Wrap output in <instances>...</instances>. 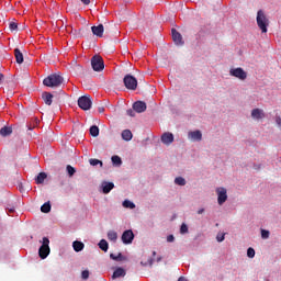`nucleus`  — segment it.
<instances>
[{"instance_id": "nucleus-1", "label": "nucleus", "mask_w": 281, "mask_h": 281, "mask_svg": "<svg viewBox=\"0 0 281 281\" xmlns=\"http://www.w3.org/2000/svg\"><path fill=\"white\" fill-rule=\"evenodd\" d=\"M63 82H65V78L60 74H52L43 80L44 87H50V89L60 87Z\"/></svg>"}, {"instance_id": "nucleus-2", "label": "nucleus", "mask_w": 281, "mask_h": 281, "mask_svg": "<svg viewBox=\"0 0 281 281\" xmlns=\"http://www.w3.org/2000/svg\"><path fill=\"white\" fill-rule=\"evenodd\" d=\"M257 25L261 30L262 34H267L269 27V18L265 14L263 10L257 12Z\"/></svg>"}, {"instance_id": "nucleus-3", "label": "nucleus", "mask_w": 281, "mask_h": 281, "mask_svg": "<svg viewBox=\"0 0 281 281\" xmlns=\"http://www.w3.org/2000/svg\"><path fill=\"white\" fill-rule=\"evenodd\" d=\"M49 238L43 237L42 246L38 249V256L42 258V260H45L47 256H49Z\"/></svg>"}, {"instance_id": "nucleus-4", "label": "nucleus", "mask_w": 281, "mask_h": 281, "mask_svg": "<svg viewBox=\"0 0 281 281\" xmlns=\"http://www.w3.org/2000/svg\"><path fill=\"white\" fill-rule=\"evenodd\" d=\"M91 67L93 71H103L104 70V59H102V56L94 55L91 58Z\"/></svg>"}, {"instance_id": "nucleus-5", "label": "nucleus", "mask_w": 281, "mask_h": 281, "mask_svg": "<svg viewBox=\"0 0 281 281\" xmlns=\"http://www.w3.org/2000/svg\"><path fill=\"white\" fill-rule=\"evenodd\" d=\"M123 82L130 91H135V89H137V79L133 77V75H126Z\"/></svg>"}, {"instance_id": "nucleus-6", "label": "nucleus", "mask_w": 281, "mask_h": 281, "mask_svg": "<svg viewBox=\"0 0 281 281\" xmlns=\"http://www.w3.org/2000/svg\"><path fill=\"white\" fill-rule=\"evenodd\" d=\"M91 104V95H82L78 99V106L81 108L82 111H89Z\"/></svg>"}, {"instance_id": "nucleus-7", "label": "nucleus", "mask_w": 281, "mask_h": 281, "mask_svg": "<svg viewBox=\"0 0 281 281\" xmlns=\"http://www.w3.org/2000/svg\"><path fill=\"white\" fill-rule=\"evenodd\" d=\"M229 76L238 78V80H247V72L243 68H232Z\"/></svg>"}, {"instance_id": "nucleus-8", "label": "nucleus", "mask_w": 281, "mask_h": 281, "mask_svg": "<svg viewBox=\"0 0 281 281\" xmlns=\"http://www.w3.org/2000/svg\"><path fill=\"white\" fill-rule=\"evenodd\" d=\"M216 193H217L218 205H223V203H225V201H227V189L220 187L216 189Z\"/></svg>"}, {"instance_id": "nucleus-9", "label": "nucleus", "mask_w": 281, "mask_h": 281, "mask_svg": "<svg viewBox=\"0 0 281 281\" xmlns=\"http://www.w3.org/2000/svg\"><path fill=\"white\" fill-rule=\"evenodd\" d=\"M122 241L124 243V245H131V243H133L134 238H135V234H133L132 229H127L122 234Z\"/></svg>"}, {"instance_id": "nucleus-10", "label": "nucleus", "mask_w": 281, "mask_h": 281, "mask_svg": "<svg viewBox=\"0 0 281 281\" xmlns=\"http://www.w3.org/2000/svg\"><path fill=\"white\" fill-rule=\"evenodd\" d=\"M172 41L176 45H183V36L176 29L171 30Z\"/></svg>"}, {"instance_id": "nucleus-11", "label": "nucleus", "mask_w": 281, "mask_h": 281, "mask_svg": "<svg viewBox=\"0 0 281 281\" xmlns=\"http://www.w3.org/2000/svg\"><path fill=\"white\" fill-rule=\"evenodd\" d=\"M161 142L166 146H170V144H172V142H175V135L170 132H166L161 135Z\"/></svg>"}, {"instance_id": "nucleus-12", "label": "nucleus", "mask_w": 281, "mask_h": 281, "mask_svg": "<svg viewBox=\"0 0 281 281\" xmlns=\"http://www.w3.org/2000/svg\"><path fill=\"white\" fill-rule=\"evenodd\" d=\"M91 32L94 36L102 38V36H104V25L99 24L98 26H91Z\"/></svg>"}, {"instance_id": "nucleus-13", "label": "nucleus", "mask_w": 281, "mask_h": 281, "mask_svg": "<svg viewBox=\"0 0 281 281\" xmlns=\"http://www.w3.org/2000/svg\"><path fill=\"white\" fill-rule=\"evenodd\" d=\"M147 106H146V102L144 101H136L133 104V110L136 113H144L146 111Z\"/></svg>"}, {"instance_id": "nucleus-14", "label": "nucleus", "mask_w": 281, "mask_h": 281, "mask_svg": "<svg viewBox=\"0 0 281 281\" xmlns=\"http://www.w3.org/2000/svg\"><path fill=\"white\" fill-rule=\"evenodd\" d=\"M188 137L189 139H191V142H201V139H203V134L201 133V131L196 130L193 132H189Z\"/></svg>"}, {"instance_id": "nucleus-15", "label": "nucleus", "mask_w": 281, "mask_h": 281, "mask_svg": "<svg viewBox=\"0 0 281 281\" xmlns=\"http://www.w3.org/2000/svg\"><path fill=\"white\" fill-rule=\"evenodd\" d=\"M42 100L45 102V104H47V106H52L54 94H52L50 92H43Z\"/></svg>"}, {"instance_id": "nucleus-16", "label": "nucleus", "mask_w": 281, "mask_h": 281, "mask_svg": "<svg viewBox=\"0 0 281 281\" xmlns=\"http://www.w3.org/2000/svg\"><path fill=\"white\" fill-rule=\"evenodd\" d=\"M102 188V192L103 194H109V192H111V190H113V188H115V184L113 182H102L101 184Z\"/></svg>"}, {"instance_id": "nucleus-17", "label": "nucleus", "mask_w": 281, "mask_h": 281, "mask_svg": "<svg viewBox=\"0 0 281 281\" xmlns=\"http://www.w3.org/2000/svg\"><path fill=\"white\" fill-rule=\"evenodd\" d=\"M251 117L254 120H262V117H265V112L260 109H254L251 111Z\"/></svg>"}, {"instance_id": "nucleus-18", "label": "nucleus", "mask_w": 281, "mask_h": 281, "mask_svg": "<svg viewBox=\"0 0 281 281\" xmlns=\"http://www.w3.org/2000/svg\"><path fill=\"white\" fill-rule=\"evenodd\" d=\"M1 137H9V135H12V127L11 126H3L0 130Z\"/></svg>"}, {"instance_id": "nucleus-19", "label": "nucleus", "mask_w": 281, "mask_h": 281, "mask_svg": "<svg viewBox=\"0 0 281 281\" xmlns=\"http://www.w3.org/2000/svg\"><path fill=\"white\" fill-rule=\"evenodd\" d=\"M122 139H124V142H131V139H133V132H131V130H124L122 132Z\"/></svg>"}, {"instance_id": "nucleus-20", "label": "nucleus", "mask_w": 281, "mask_h": 281, "mask_svg": "<svg viewBox=\"0 0 281 281\" xmlns=\"http://www.w3.org/2000/svg\"><path fill=\"white\" fill-rule=\"evenodd\" d=\"M14 56H15V60H16L18 65H22V63H23V53H21V49L15 48L14 49Z\"/></svg>"}, {"instance_id": "nucleus-21", "label": "nucleus", "mask_w": 281, "mask_h": 281, "mask_svg": "<svg viewBox=\"0 0 281 281\" xmlns=\"http://www.w3.org/2000/svg\"><path fill=\"white\" fill-rule=\"evenodd\" d=\"M45 179H47V173L40 172L35 178V182L37 183V186H41V183H45Z\"/></svg>"}, {"instance_id": "nucleus-22", "label": "nucleus", "mask_w": 281, "mask_h": 281, "mask_svg": "<svg viewBox=\"0 0 281 281\" xmlns=\"http://www.w3.org/2000/svg\"><path fill=\"white\" fill-rule=\"evenodd\" d=\"M124 276H126V270H124L123 268H117L114 272L112 278H124Z\"/></svg>"}, {"instance_id": "nucleus-23", "label": "nucleus", "mask_w": 281, "mask_h": 281, "mask_svg": "<svg viewBox=\"0 0 281 281\" xmlns=\"http://www.w3.org/2000/svg\"><path fill=\"white\" fill-rule=\"evenodd\" d=\"M72 248L77 252L82 251V249H85V244L82 241L75 240L72 243Z\"/></svg>"}, {"instance_id": "nucleus-24", "label": "nucleus", "mask_w": 281, "mask_h": 281, "mask_svg": "<svg viewBox=\"0 0 281 281\" xmlns=\"http://www.w3.org/2000/svg\"><path fill=\"white\" fill-rule=\"evenodd\" d=\"M41 212H43V214H49V212H52V204H49V202L44 203L41 206Z\"/></svg>"}, {"instance_id": "nucleus-25", "label": "nucleus", "mask_w": 281, "mask_h": 281, "mask_svg": "<svg viewBox=\"0 0 281 281\" xmlns=\"http://www.w3.org/2000/svg\"><path fill=\"white\" fill-rule=\"evenodd\" d=\"M90 135L92 137H98V135H100V128L98 127V125H92L90 127Z\"/></svg>"}, {"instance_id": "nucleus-26", "label": "nucleus", "mask_w": 281, "mask_h": 281, "mask_svg": "<svg viewBox=\"0 0 281 281\" xmlns=\"http://www.w3.org/2000/svg\"><path fill=\"white\" fill-rule=\"evenodd\" d=\"M99 248L102 251H109V243L106 241V239H101L99 243Z\"/></svg>"}, {"instance_id": "nucleus-27", "label": "nucleus", "mask_w": 281, "mask_h": 281, "mask_svg": "<svg viewBox=\"0 0 281 281\" xmlns=\"http://www.w3.org/2000/svg\"><path fill=\"white\" fill-rule=\"evenodd\" d=\"M108 238L112 241L115 243L117 240V233L114 231H109L108 232Z\"/></svg>"}, {"instance_id": "nucleus-28", "label": "nucleus", "mask_w": 281, "mask_h": 281, "mask_svg": "<svg viewBox=\"0 0 281 281\" xmlns=\"http://www.w3.org/2000/svg\"><path fill=\"white\" fill-rule=\"evenodd\" d=\"M110 258L112 260H116V262H122V260H124V257L122 256V252H119V255L111 254Z\"/></svg>"}, {"instance_id": "nucleus-29", "label": "nucleus", "mask_w": 281, "mask_h": 281, "mask_svg": "<svg viewBox=\"0 0 281 281\" xmlns=\"http://www.w3.org/2000/svg\"><path fill=\"white\" fill-rule=\"evenodd\" d=\"M123 207H128L130 210H135V203L131 202L130 200H125L123 202Z\"/></svg>"}, {"instance_id": "nucleus-30", "label": "nucleus", "mask_w": 281, "mask_h": 281, "mask_svg": "<svg viewBox=\"0 0 281 281\" xmlns=\"http://www.w3.org/2000/svg\"><path fill=\"white\" fill-rule=\"evenodd\" d=\"M112 164L114 166H120L122 164V158H120V156H112Z\"/></svg>"}, {"instance_id": "nucleus-31", "label": "nucleus", "mask_w": 281, "mask_h": 281, "mask_svg": "<svg viewBox=\"0 0 281 281\" xmlns=\"http://www.w3.org/2000/svg\"><path fill=\"white\" fill-rule=\"evenodd\" d=\"M89 164H90V166H103V164H102V161L101 160H99V159H95V158H91L90 160H89Z\"/></svg>"}, {"instance_id": "nucleus-32", "label": "nucleus", "mask_w": 281, "mask_h": 281, "mask_svg": "<svg viewBox=\"0 0 281 281\" xmlns=\"http://www.w3.org/2000/svg\"><path fill=\"white\" fill-rule=\"evenodd\" d=\"M66 170H67L69 177H74V175H76V168H74L71 165H68L66 167Z\"/></svg>"}, {"instance_id": "nucleus-33", "label": "nucleus", "mask_w": 281, "mask_h": 281, "mask_svg": "<svg viewBox=\"0 0 281 281\" xmlns=\"http://www.w3.org/2000/svg\"><path fill=\"white\" fill-rule=\"evenodd\" d=\"M175 183L176 186H186V180L183 179V177H177L175 179Z\"/></svg>"}, {"instance_id": "nucleus-34", "label": "nucleus", "mask_w": 281, "mask_h": 281, "mask_svg": "<svg viewBox=\"0 0 281 281\" xmlns=\"http://www.w3.org/2000/svg\"><path fill=\"white\" fill-rule=\"evenodd\" d=\"M9 30H11V32H16V30H19V24H16V22H10Z\"/></svg>"}, {"instance_id": "nucleus-35", "label": "nucleus", "mask_w": 281, "mask_h": 281, "mask_svg": "<svg viewBox=\"0 0 281 281\" xmlns=\"http://www.w3.org/2000/svg\"><path fill=\"white\" fill-rule=\"evenodd\" d=\"M189 229H188V224L182 223L180 226V234H188Z\"/></svg>"}, {"instance_id": "nucleus-36", "label": "nucleus", "mask_w": 281, "mask_h": 281, "mask_svg": "<svg viewBox=\"0 0 281 281\" xmlns=\"http://www.w3.org/2000/svg\"><path fill=\"white\" fill-rule=\"evenodd\" d=\"M247 256L248 258H254L256 256V250L254 248H248Z\"/></svg>"}, {"instance_id": "nucleus-37", "label": "nucleus", "mask_w": 281, "mask_h": 281, "mask_svg": "<svg viewBox=\"0 0 281 281\" xmlns=\"http://www.w3.org/2000/svg\"><path fill=\"white\" fill-rule=\"evenodd\" d=\"M269 231L267 229H261V238H263L265 240H267V238H269Z\"/></svg>"}, {"instance_id": "nucleus-38", "label": "nucleus", "mask_w": 281, "mask_h": 281, "mask_svg": "<svg viewBox=\"0 0 281 281\" xmlns=\"http://www.w3.org/2000/svg\"><path fill=\"white\" fill-rule=\"evenodd\" d=\"M81 278H82L83 280H89V270H83V271L81 272Z\"/></svg>"}, {"instance_id": "nucleus-39", "label": "nucleus", "mask_w": 281, "mask_h": 281, "mask_svg": "<svg viewBox=\"0 0 281 281\" xmlns=\"http://www.w3.org/2000/svg\"><path fill=\"white\" fill-rule=\"evenodd\" d=\"M135 110L134 109H128L127 111H126V114L130 116V117H135Z\"/></svg>"}, {"instance_id": "nucleus-40", "label": "nucleus", "mask_w": 281, "mask_h": 281, "mask_svg": "<svg viewBox=\"0 0 281 281\" xmlns=\"http://www.w3.org/2000/svg\"><path fill=\"white\" fill-rule=\"evenodd\" d=\"M216 240H217V243H223L225 240V234L217 235Z\"/></svg>"}, {"instance_id": "nucleus-41", "label": "nucleus", "mask_w": 281, "mask_h": 281, "mask_svg": "<svg viewBox=\"0 0 281 281\" xmlns=\"http://www.w3.org/2000/svg\"><path fill=\"white\" fill-rule=\"evenodd\" d=\"M167 243H175V235H168Z\"/></svg>"}, {"instance_id": "nucleus-42", "label": "nucleus", "mask_w": 281, "mask_h": 281, "mask_svg": "<svg viewBox=\"0 0 281 281\" xmlns=\"http://www.w3.org/2000/svg\"><path fill=\"white\" fill-rule=\"evenodd\" d=\"M276 123L278 124L279 128H281V117L277 116Z\"/></svg>"}, {"instance_id": "nucleus-43", "label": "nucleus", "mask_w": 281, "mask_h": 281, "mask_svg": "<svg viewBox=\"0 0 281 281\" xmlns=\"http://www.w3.org/2000/svg\"><path fill=\"white\" fill-rule=\"evenodd\" d=\"M85 5H89L91 3V0H80Z\"/></svg>"}, {"instance_id": "nucleus-44", "label": "nucleus", "mask_w": 281, "mask_h": 281, "mask_svg": "<svg viewBox=\"0 0 281 281\" xmlns=\"http://www.w3.org/2000/svg\"><path fill=\"white\" fill-rule=\"evenodd\" d=\"M98 112H99V113H104V108H102V106L99 108V109H98Z\"/></svg>"}, {"instance_id": "nucleus-45", "label": "nucleus", "mask_w": 281, "mask_h": 281, "mask_svg": "<svg viewBox=\"0 0 281 281\" xmlns=\"http://www.w3.org/2000/svg\"><path fill=\"white\" fill-rule=\"evenodd\" d=\"M178 281H188V279H186L184 277H180Z\"/></svg>"}, {"instance_id": "nucleus-46", "label": "nucleus", "mask_w": 281, "mask_h": 281, "mask_svg": "<svg viewBox=\"0 0 281 281\" xmlns=\"http://www.w3.org/2000/svg\"><path fill=\"white\" fill-rule=\"evenodd\" d=\"M203 212H205V210H204V209H200V210L198 211V214H203Z\"/></svg>"}, {"instance_id": "nucleus-47", "label": "nucleus", "mask_w": 281, "mask_h": 281, "mask_svg": "<svg viewBox=\"0 0 281 281\" xmlns=\"http://www.w3.org/2000/svg\"><path fill=\"white\" fill-rule=\"evenodd\" d=\"M149 267H153V259L148 260Z\"/></svg>"}, {"instance_id": "nucleus-48", "label": "nucleus", "mask_w": 281, "mask_h": 281, "mask_svg": "<svg viewBox=\"0 0 281 281\" xmlns=\"http://www.w3.org/2000/svg\"><path fill=\"white\" fill-rule=\"evenodd\" d=\"M3 78H4L3 74L0 72V82L1 80H3Z\"/></svg>"}, {"instance_id": "nucleus-49", "label": "nucleus", "mask_w": 281, "mask_h": 281, "mask_svg": "<svg viewBox=\"0 0 281 281\" xmlns=\"http://www.w3.org/2000/svg\"><path fill=\"white\" fill-rule=\"evenodd\" d=\"M9 212L12 214L14 212V209H9Z\"/></svg>"}, {"instance_id": "nucleus-50", "label": "nucleus", "mask_w": 281, "mask_h": 281, "mask_svg": "<svg viewBox=\"0 0 281 281\" xmlns=\"http://www.w3.org/2000/svg\"><path fill=\"white\" fill-rule=\"evenodd\" d=\"M140 265H143V267H146V263H144V262H140Z\"/></svg>"}, {"instance_id": "nucleus-51", "label": "nucleus", "mask_w": 281, "mask_h": 281, "mask_svg": "<svg viewBox=\"0 0 281 281\" xmlns=\"http://www.w3.org/2000/svg\"><path fill=\"white\" fill-rule=\"evenodd\" d=\"M32 128H33L32 126H29V131H32Z\"/></svg>"}, {"instance_id": "nucleus-52", "label": "nucleus", "mask_w": 281, "mask_h": 281, "mask_svg": "<svg viewBox=\"0 0 281 281\" xmlns=\"http://www.w3.org/2000/svg\"><path fill=\"white\" fill-rule=\"evenodd\" d=\"M156 255H157V252H156V251H154V252H153V256H156Z\"/></svg>"}]
</instances>
